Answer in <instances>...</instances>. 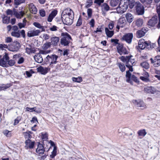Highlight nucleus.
<instances>
[{"label": "nucleus", "mask_w": 160, "mask_h": 160, "mask_svg": "<svg viewBox=\"0 0 160 160\" xmlns=\"http://www.w3.org/2000/svg\"><path fill=\"white\" fill-rule=\"evenodd\" d=\"M143 4H150L152 2L153 0H139Z\"/></svg>", "instance_id": "45"}, {"label": "nucleus", "mask_w": 160, "mask_h": 160, "mask_svg": "<svg viewBox=\"0 0 160 160\" xmlns=\"http://www.w3.org/2000/svg\"><path fill=\"white\" fill-rule=\"evenodd\" d=\"M130 71L129 70L126 72V77L127 78L126 81L127 82L130 83L132 85L133 84V82L131 80V73L130 72Z\"/></svg>", "instance_id": "28"}, {"label": "nucleus", "mask_w": 160, "mask_h": 160, "mask_svg": "<svg viewBox=\"0 0 160 160\" xmlns=\"http://www.w3.org/2000/svg\"><path fill=\"white\" fill-rule=\"evenodd\" d=\"M67 16L74 17V13L71 9L67 8L65 9L62 12L61 16Z\"/></svg>", "instance_id": "12"}, {"label": "nucleus", "mask_w": 160, "mask_h": 160, "mask_svg": "<svg viewBox=\"0 0 160 160\" xmlns=\"http://www.w3.org/2000/svg\"><path fill=\"white\" fill-rule=\"evenodd\" d=\"M51 45V42H48L45 43L42 46V49L46 50L50 47Z\"/></svg>", "instance_id": "40"}, {"label": "nucleus", "mask_w": 160, "mask_h": 160, "mask_svg": "<svg viewBox=\"0 0 160 160\" xmlns=\"http://www.w3.org/2000/svg\"><path fill=\"white\" fill-rule=\"evenodd\" d=\"M16 9H13L12 10L8 9L6 11V13L7 16L10 15L12 16L13 15H14L15 13Z\"/></svg>", "instance_id": "34"}, {"label": "nucleus", "mask_w": 160, "mask_h": 160, "mask_svg": "<svg viewBox=\"0 0 160 160\" xmlns=\"http://www.w3.org/2000/svg\"><path fill=\"white\" fill-rule=\"evenodd\" d=\"M135 8L138 15H142L144 14V7L139 2L137 3Z\"/></svg>", "instance_id": "9"}, {"label": "nucleus", "mask_w": 160, "mask_h": 160, "mask_svg": "<svg viewBox=\"0 0 160 160\" xmlns=\"http://www.w3.org/2000/svg\"><path fill=\"white\" fill-rule=\"evenodd\" d=\"M57 154V147L56 146L54 147L53 150L52 152V154L50 155V157L53 158Z\"/></svg>", "instance_id": "39"}, {"label": "nucleus", "mask_w": 160, "mask_h": 160, "mask_svg": "<svg viewBox=\"0 0 160 160\" xmlns=\"http://www.w3.org/2000/svg\"><path fill=\"white\" fill-rule=\"evenodd\" d=\"M8 64L10 66H13L15 63V61L14 60H8Z\"/></svg>", "instance_id": "54"}, {"label": "nucleus", "mask_w": 160, "mask_h": 160, "mask_svg": "<svg viewBox=\"0 0 160 160\" xmlns=\"http://www.w3.org/2000/svg\"><path fill=\"white\" fill-rule=\"evenodd\" d=\"M51 42L52 45H56L57 44L59 40V38L57 37H52L51 39Z\"/></svg>", "instance_id": "29"}, {"label": "nucleus", "mask_w": 160, "mask_h": 160, "mask_svg": "<svg viewBox=\"0 0 160 160\" xmlns=\"http://www.w3.org/2000/svg\"><path fill=\"white\" fill-rule=\"evenodd\" d=\"M151 63L155 67H158L160 65V56H156L154 59L152 58L150 59Z\"/></svg>", "instance_id": "11"}, {"label": "nucleus", "mask_w": 160, "mask_h": 160, "mask_svg": "<svg viewBox=\"0 0 160 160\" xmlns=\"http://www.w3.org/2000/svg\"><path fill=\"white\" fill-rule=\"evenodd\" d=\"M8 46L7 45L4 44H0V49L2 50H5L8 48Z\"/></svg>", "instance_id": "51"}, {"label": "nucleus", "mask_w": 160, "mask_h": 160, "mask_svg": "<svg viewBox=\"0 0 160 160\" xmlns=\"http://www.w3.org/2000/svg\"><path fill=\"white\" fill-rule=\"evenodd\" d=\"M72 79L73 82H80L82 81V78L79 77L77 78L72 77Z\"/></svg>", "instance_id": "44"}, {"label": "nucleus", "mask_w": 160, "mask_h": 160, "mask_svg": "<svg viewBox=\"0 0 160 160\" xmlns=\"http://www.w3.org/2000/svg\"><path fill=\"white\" fill-rule=\"evenodd\" d=\"M42 139L43 140V144L44 145V143L46 142L49 144V142L47 140V139H48V134L46 133H45L44 134L42 133Z\"/></svg>", "instance_id": "33"}, {"label": "nucleus", "mask_w": 160, "mask_h": 160, "mask_svg": "<svg viewBox=\"0 0 160 160\" xmlns=\"http://www.w3.org/2000/svg\"><path fill=\"white\" fill-rule=\"evenodd\" d=\"M145 92L151 94H154L157 93L158 91L155 89L154 88L152 87H147L145 88L144 89Z\"/></svg>", "instance_id": "16"}, {"label": "nucleus", "mask_w": 160, "mask_h": 160, "mask_svg": "<svg viewBox=\"0 0 160 160\" xmlns=\"http://www.w3.org/2000/svg\"><path fill=\"white\" fill-rule=\"evenodd\" d=\"M62 35L63 37L61 39V44L65 46L68 45L72 39L71 36L67 33H62Z\"/></svg>", "instance_id": "4"}, {"label": "nucleus", "mask_w": 160, "mask_h": 160, "mask_svg": "<svg viewBox=\"0 0 160 160\" xmlns=\"http://www.w3.org/2000/svg\"><path fill=\"white\" fill-rule=\"evenodd\" d=\"M5 42L7 43L11 42L12 41V38L10 37H8L6 38L5 40Z\"/></svg>", "instance_id": "60"}, {"label": "nucleus", "mask_w": 160, "mask_h": 160, "mask_svg": "<svg viewBox=\"0 0 160 160\" xmlns=\"http://www.w3.org/2000/svg\"><path fill=\"white\" fill-rule=\"evenodd\" d=\"M23 134L26 139L27 138L28 139H29V138H30V137L31 136L29 133L28 132H23Z\"/></svg>", "instance_id": "52"}, {"label": "nucleus", "mask_w": 160, "mask_h": 160, "mask_svg": "<svg viewBox=\"0 0 160 160\" xmlns=\"http://www.w3.org/2000/svg\"><path fill=\"white\" fill-rule=\"evenodd\" d=\"M49 38V35L47 34L44 33L42 35V38L45 40L48 39Z\"/></svg>", "instance_id": "53"}, {"label": "nucleus", "mask_w": 160, "mask_h": 160, "mask_svg": "<svg viewBox=\"0 0 160 160\" xmlns=\"http://www.w3.org/2000/svg\"><path fill=\"white\" fill-rule=\"evenodd\" d=\"M11 35L12 36L16 37L17 38H19L20 37V33L19 31L17 32L14 31L11 33Z\"/></svg>", "instance_id": "46"}, {"label": "nucleus", "mask_w": 160, "mask_h": 160, "mask_svg": "<svg viewBox=\"0 0 160 160\" xmlns=\"http://www.w3.org/2000/svg\"><path fill=\"white\" fill-rule=\"evenodd\" d=\"M119 22L120 23L123 24V25L126 23V20L124 18H121L119 20Z\"/></svg>", "instance_id": "61"}, {"label": "nucleus", "mask_w": 160, "mask_h": 160, "mask_svg": "<svg viewBox=\"0 0 160 160\" xmlns=\"http://www.w3.org/2000/svg\"><path fill=\"white\" fill-rule=\"evenodd\" d=\"M25 52L29 54L34 53L36 51L34 48H32L30 45H29L28 47H26L25 48Z\"/></svg>", "instance_id": "24"}, {"label": "nucleus", "mask_w": 160, "mask_h": 160, "mask_svg": "<svg viewBox=\"0 0 160 160\" xmlns=\"http://www.w3.org/2000/svg\"><path fill=\"white\" fill-rule=\"evenodd\" d=\"M147 42L145 41L144 39H140L138 42V46L139 48L143 49L146 47Z\"/></svg>", "instance_id": "19"}, {"label": "nucleus", "mask_w": 160, "mask_h": 160, "mask_svg": "<svg viewBox=\"0 0 160 160\" xmlns=\"http://www.w3.org/2000/svg\"><path fill=\"white\" fill-rule=\"evenodd\" d=\"M29 10L30 12L32 14H35L37 12V10L36 7L32 3H31L28 5Z\"/></svg>", "instance_id": "22"}, {"label": "nucleus", "mask_w": 160, "mask_h": 160, "mask_svg": "<svg viewBox=\"0 0 160 160\" xmlns=\"http://www.w3.org/2000/svg\"><path fill=\"white\" fill-rule=\"evenodd\" d=\"M138 134L139 136H144L147 134L145 129L139 130L138 132Z\"/></svg>", "instance_id": "43"}, {"label": "nucleus", "mask_w": 160, "mask_h": 160, "mask_svg": "<svg viewBox=\"0 0 160 160\" xmlns=\"http://www.w3.org/2000/svg\"><path fill=\"white\" fill-rule=\"evenodd\" d=\"M131 80H133L136 83H138L139 80L137 78V77H136L134 75H132L131 76Z\"/></svg>", "instance_id": "48"}, {"label": "nucleus", "mask_w": 160, "mask_h": 160, "mask_svg": "<svg viewBox=\"0 0 160 160\" xmlns=\"http://www.w3.org/2000/svg\"><path fill=\"white\" fill-rule=\"evenodd\" d=\"M18 25L20 29L24 27L26 25V23L25 22H20L18 24Z\"/></svg>", "instance_id": "56"}, {"label": "nucleus", "mask_w": 160, "mask_h": 160, "mask_svg": "<svg viewBox=\"0 0 160 160\" xmlns=\"http://www.w3.org/2000/svg\"><path fill=\"white\" fill-rule=\"evenodd\" d=\"M135 24L138 27H141L143 24V19L139 18L135 20L134 22Z\"/></svg>", "instance_id": "27"}, {"label": "nucleus", "mask_w": 160, "mask_h": 160, "mask_svg": "<svg viewBox=\"0 0 160 160\" xmlns=\"http://www.w3.org/2000/svg\"><path fill=\"white\" fill-rule=\"evenodd\" d=\"M14 15L17 18H21L25 14L24 12L20 11L19 12H18L16 9Z\"/></svg>", "instance_id": "31"}, {"label": "nucleus", "mask_w": 160, "mask_h": 160, "mask_svg": "<svg viewBox=\"0 0 160 160\" xmlns=\"http://www.w3.org/2000/svg\"><path fill=\"white\" fill-rule=\"evenodd\" d=\"M3 133L7 137H9L11 135L10 132L7 130H5L4 131Z\"/></svg>", "instance_id": "57"}, {"label": "nucleus", "mask_w": 160, "mask_h": 160, "mask_svg": "<svg viewBox=\"0 0 160 160\" xmlns=\"http://www.w3.org/2000/svg\"><path fill=\"white\" fill-rule=\"evenodd\" d=\"M118 64L121 72H123L125 70V67L124 64L121 63H118Z\"/></svg>", "instance_id": "41"}, {"label": "nucleus", "mask_w": 160, "mask_h": 160, "mask_svg": "<svg viewBox=\"0 0 160 160\" xmlns=\"http://www.w3.org/2000/svg\"><path fill=\"white\" fill-rule=\"evenodd\" d=\"M33 25L36 27L41 29V31L43 32L45 31V29L44 27L43 26L41 25L40 23L37 22H34Z\"/></svg>", "instance_id": "30"}, {"label": "nucleus", "mask_w": 160, "mask_h": 160, "mask_svg": "<svg viewBox=\"0 0 160 160\" xmlns=\"http://www.w3.org/2000/svg\"><path fill=\"white\" fill-rule=\"evenodd\" d=\"M57 14V11L54 10L52 11L51 13L49 15L48 18V21L49 22H51L53 18Z\"/></svg>", "instance_id": "25"}, {"label": "nucleus", "mask_w": 160, "mask_h": 160, "mask_svg": "<svg viewBox=\"0 0 160 160\" xmlns=\"http://www.w3.org/2000/svg\"><path fill=\"white\" fill-rule=\"evenodd\" d=\"M87 13L89 17H91L92 14V9L91 8L88 9L87 10Z\"/></svg>", "instance_id": "62"}, {"label": "nucleus", "mask_w": 160, "mask_h": 160, "mask_svg": "<svg viewBox=\"0 0 160 160\" xmlns=\"http://www.w3.org/2000/svg\"><path fill=\"white\" fill-rule=\"evenodd\" d=\"M39 13L40 15L42 17H44L45 15V11L42 9L40 10Z\"/></svg>", "instance_id": "63"}, {"label": "nucleus", "mask_w": 160, "mask_h": 160, "mask_svg": "<svg viewBox=\"0 0 160 160\" xmlns=\"http://www.w3.org/2000/svg\"><path fill=\"white\" fill-rule=\"evenodd\" d=\"M25 0H14V3L17 5H18L21 3L25 2Z\"/></svg>", "instance_id": "50"}, {"label": "nucleus", "mask_w": 160, "mask_h": 160, "mask_svg": "<svg viewBox=\"0 0 160 160\" xmlns=\"http://www.w3.org/2000/svg\"><path fill=\"white\" fill-rule=\"evenodd\" d=\"M74 17H68V16H62V18L63 23L68 25H70L73 22Z\"/></svg>", "instance_id": "10"}, {"label": "nucleus", "mask_w": 160, "mask_h": 160, "mask_svg": "<svg viewBox=\"0 0 160 160\" xmlns=\"http://www.w3.org/2000/svg\"><path fill=\"white\" fill-rule=\"evenodd\" d=\"M125 17L127 21L129 23H131L133 20V16L130 13H127Z\"/></svg>", "instance_id": "26"}, {"label": "nucleus", "mask_w": 160, "mask_h": 160, "mask_svg": "<svg viewBox=\"0 0 160 160\" xmlns=\"http://www.w3.org/2000/svg\"><path fill=\"white\" fill-rule=\"evenodd\" d=\"M133 37L132 33H128L124 35L122 37V39L125 41L127 42L130 44L131 43Z\"/></svg>", "instance_id": "14"}, {"label": "nucleus", "mask_w": 160, "mask_h": 160, "mask_svg": "<svg viewBox=\"0 0 160 160\" xmlns=\"http://www.w3.org/2000/svg\"><path fill=\"white\" fill-rule=\"evenodd\" d=\"M140 66L143 68L146 69H148L149 67V65L147 62L145 61L140 63Z\"/></svg>", "instance_id": "36"}, {"label": "nucleus", "mask_w": 160, "mask_h": 160, "mask_svg": "<svg viewBox=\"0 0 160 160\" xmlns=\"http://www.w3.org/2000/svg\"><path fill=\"white\" fill-rule=\"evenodd\" d=\"M158 22L157 16L155 15L148 22V25L149 26L153 27Z\"/></svg>", "instance_id": "15"}, {"label": "nucleus", "mask_w": 160, "mask_h": 160, "mask_svg": "<svg viewBox=\"0 0 160 160\" xmlns=\"http://www.w3.org/2000/svg\"><path fill=\"white\" fill-rule=\"evenodd\" d=\"M128 0H120V3L116 10L118 13L122 14L125 12L128 7Z\"/></svg>", "instance_id": "2"}, {"label": "nucleus", "mask_w": 160, "mask_h": 160, "mask_svg": "<svg viewBox=\"0 0 160 160\" xmlns=\"http://www.w3.org/2000/svg\"><path fill=\"white\" fill-rule=\"evenodd\" d=\"M119 2V0H110V4L112 7H115L118 4Z\"/></svg>", "instance_id": "35"}, {"label": "nucleus", "mask_w": 160, "mask_h": 160, "mask_svg": "<svg viewBox=\"0 0 160 160\" xmlns=\"http://www.w3.org/2000/svg\"><path fill=\"white\" fill-rule=\"evenodd\" d=\"M138 2H139L137 1L135 2L133 0L131 1L129 3L130 8L131 9L134 6H135V8Z\"/></svg>", "instance_id": "38"}, {"label": "nucleus", "mask_w": 160, "mask_h": 160, "mask_svg": "<svg viewBox=\"0 0 160 160\" xmlns=\"http://www.w3.org/2000/svg\"><path fill=\"white\" fill-rule=\"evenodd\" d=\"M9 59V58L7 53H5L2 57L0 55V65L3 67H6Z\"/></svg>", "instance_id": "8"}, {"label": "nucleus", "mask_w": 160, "mask_h": 160, "mask_svg": "<svg viewBox=\"0 0 160 160\" xmlns=\"http://www.w3.org/2000/svg\"><path fill=\"white\" fill-rule=\"evenodd\" d=\"M25 148L28 149V148L31 149L33 148L34 142H32L29 139L26 140L25 142Z\"/></svg>", "instance_id": "20"}, {"label": "nucleus", "mask_w": 160, "mask_h": 160, "mask_svg": "<svg viewBox=\"0 0 160 160\" xmlns=\"http://www.w3.org/2000/svg\"><path fill=\"white\" fill-rule=\"evenodd\" d=\"M20 47L19 43L16 41L14 42L11 45L9 50L12 52L17 51L19 49Z\"/></svg>", "instance_id": "13"}, {"label": "nucleus", "mask_w": 160, "mask_h": 160, "mask_svg": "<svg viewBox=\"0 0 160 160\" xmlns=\"http://www.w3.org/2000/svg\"><path fill=\"white\" fill-rule=\"evenodd\" d=\"M157 12L158 14V15L159 18H160V6H158L157 8Z\"/></svg>", "instance_id": "64"}, {"label": "nucleus", "mask_w": 160, "mask_h": 160, "mask_svg": "<svg viewBox=\"0 0 160 160\" xmlns=\"http://www.w3.org/2000/svg\"><path fill=\"white\" fill-rule=\"evenodd\" d=\"M58 56L55 54L48 55L44 58V61L47 63H49L51 67H52L53 64L57 62V60Z\"/></svg>", "instance_id": "3"}, {"label": "nucleus", "mask_w": 160, "mask_h": 160, "mask_svg": "<svg viewBox=\"0 0 160 160\" xmlns=\"http://www.w3.org/2000/svg\"><path fill=\"white\" fill-rule=\"evenodd\" d=\"M10 17L4 15L2 18L3 23L5 24H8L10 22Z\"/></svg>", "instance_id": "37"}, {"label": "nucleus", "mask_w": 160, "mask_h": 160, "mask_svg": "<svg viewBox=\"0 0 160 160\" xmlns=\"http://www.w3.org/2000/svg\"><path fill=\"white\" fill-rule=\"evenodd\" d=\"M132 56H130L126 57L122 56L121 58L122 61L126 63V66L128 67L129 70L132 72L133 71V70L131 65H133L135 62V60L132 58Z\"/></svg>", "instance_id": "1"}, {"label": "nucleus", "mask_w": 160, "mask_h": 160, "mask_svg": "<svg viewBox=\"0 0 160 160\" xmlns=\"http://www.w3.org/2000/svg\"><path fill=\"white\" fill-rule=\"evenodd\" d=\"M133 103L138 107L140 108V109L144 110L147 108V106L142 100H133Z\"/></svg>", "instance_id": "7"}, {"label": "nucleus", "mask_w": 160, "mask_h": 160, "mask_svg": "<svg viewBox=\"0 0 160 160\" xmlns=\"http://www.w3.org/2000/svg\"><path fill=\"white\" fill-rule=\"evenodd\" d=\"M148 31V28H143L141 30L137 31V36L138 38H140L143 36L145 33Z\"/></svg>", "instance_id": "17"}, {"label": "nucleus", "mask_w": 160, "mask_h": 160, "mask_svg": "<svg viewBox=\"0 0 160 160\" xmlns=\"http://www.w3.org/2000/svg\"><path fill=\"white\" fill-rule=\"evenodd\" d=\"M105 32L107 36L109 38L111 37L113 35L114 32L112 31H110L107 28H105Z\"/></svg>", "instance_id": "32"}, {"label": "nucleus", "mask_w": 160, "mask_h": 160, "mask_svg": "<svg viewBox=\"0 0 160 160\" xmlns=\"http://www.w3.org/2000/svg\"><path fill=\"white\" fill-rule=\"evenodd\" d=\"M50 52V50H40L39 51V54H38L34 56V59L36 62L38 63H41L43 61V59L40 54L45 55L49 53Z\"/></svg>", "instance_id": "5"}, {"label": "nucleus", "mask_w": 160, "mask_h": 160, "mask_svg": "<svg viewBox=\"0 0 160 160\" xmlns=\"http://www.w3.org/2000/svg\"><path fill=\"white\" fill-rule=\"evenodd\" d=\"M10 87L9 85H4L3 86L0 87V89L1 90H4Z\"/></svg>", "instance_id": "59"}, {"label": "nucleus", "mask_w": 160, "mask_h": 160, "mask_svg": "<svg viewBox=\"0 0 160 160\" xmlns=\"http://www.w3.org/2000/svg\"><path fill=\"white\" fill-rule=\"evenodd\" d=\"M36 152L39 154H42L44 153V149L43 145L40 142L38 143V147L36 149Z\"/></svg>", "instance_id": "21"}, {"label": "nucleus", "mask_w": 160, "mask_h": 160, "mask_svg": "<svg viewBox=\"0 0 160 160\" xmlns=\"http://www.w3.org/2000/svg\"><path fill=\"white\" fill-rule=\"evenodd\" d=\"M146 47L148 49L153 48L155 46V44L153 43H151V42H147Z\"/></svg>", "instance_id": "42"}, {"label": "nucleus", "mask_w": 160, "mask_h": 160, "mask_svg": "<svg viewBox=\"0 0 160 160\" xmlns=\"http://www.w3.org/2000/svg\"><path fill=\"white\" fill-rule=\"evenodd\" d=\"M50 70L49 68H44L40 66L38 68V71L41 72L42 74H45Z\"/></svg>", "instance_id": "23"}, {"label": "nucleus", "mask_w": 160, "mask_h": 160, "mask_svg": "<svg viewBox=\"0 0 160 160\" xmlns=\"http://www.w3.org/2000/svg\"><path fill=\"white\" fill-rule=\"evenodd\" d=\"M117 48L118 52L120 54L127 53V51L126 49L123 47L122 45L119 44L117 46Z\"/></svg>", "instance_id": "18"}, {"label": "nucleus", "mask_w": 160, "mask_h": 160, "mask_svg": "<svg viewBox=\"0 0 160 160\" xmlns=\"http://www.w3.org/2000/svg\"><path fill=\"white\" fill-rule=\"evenodd\" d=\"M102 8L106 11H108L109 9V7L106 3H104L102 6Z\"/></svg>", "instance_id": "49"}, {"label": "nucleus", "mask_w": 160, "mask_h": 160, "mask_svg": "<svg viewBox=\"0 0 160 160\" xmlns=\"http://www.w3.org/2000/svg\"><path fill=\"white\" fill-rule=\"evenodd\" d=\"M41 31L39 29H36L35 28H30L28 31L27 35L29 38L38 36Z\"/></svg>", "instance_id": "6"}, {"label": "nucleus", "mask_w": 160, "mask_h": 160, "mask_svg": "<svg viewBox=\"0 0 160 160\" xmlns=\"http://www.w3.org/2000/svg\"><path fill=\"white\" fill-rule=\"evenodd\" d=\"M92 3L93 2L92 0H87L86 6V8H88L91 6L92 4Z\"/></svg>", "instance_id": "47"}, {"label": "nucleus", "mask_w": 160, "mask_h": 160, "mask_svg": "<svg viewBox=\"0 0 160 160\" xmlns=\"http://www.w3.org/2000/svg\"><path fill=\"white\" fill-rule=\"evenodd\" d=\"M103 2L104 0H95L94 2L100 6Z\"/></svg>", "instance_id": "55"}, {"label": "nucleus", "mask_w": 160, "mask_h": 160, "mask_svg": "<svg viewBox=\"0 0 160 160\" xmlns=\"http://www.w3.org/2000/svg\"><path fill=\"white\" fill-rule=\"evenodd\" d=\"M58 27L56 26L53 25L52 26V27H50L49 28V29L50 31H55L57 30Z\"/></svg>", "instance_id": "58"}]
</instances>
